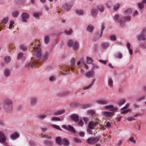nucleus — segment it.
Masks as SVG:
<instances>
[{
  "mask_svg": "<svg viewBox=\"0 0 146 146\" xmlns=\"http://www.w3.org/2000/svg\"><path fill=\"white\" fill-rule=\"evenodd\" d=\"M30 145L31 146H36V142L34 141L31 140L29 141Z\"/></svg>",
  "mask_w": 146,
  "mask_h": 146,
  "instance_id": "nucleus-47",
  "label": "nucleus"
},
{
  "mask_svg": "<svg viewBox=\"0 0 146 146\" xmlns=\"http://www.w3.org/2000/svg\"><path fill=\"white\" fill-rule=\"evenodd\" d=\"M98 13V10L96 9H93L92 11V15L93 17H95L96 16Z\"/></svg>",
  "mask_w": 146,
  "mask_h": 146,
  "instance_id": "nucleus-27",
  "label": "nucleus"
},
{
  "mask_svg": "<svg viewBox=\"0 0 146 146\" xmlns=\"http://www.w3.org/2000/svg\"><path fill=\"white\" fill-rule=\"evenodd\" d=\"M129 141L133 144H135L136 143V140L134 139L133 137H131L129 139Z\"/></svg>",
  "mask_w": 146,
  "mask_h": 146,
  "instance_id": "nucleus-45",
  "label": "nucleus"
},
{
  "mask_svg": "<svg viewBox=\"0 0 146 146\" xmlns=\"http://www.w3.org/2000/svg\"><path fill=\"white\" fill-rule=\"evenodd\" d=\"M49 55V53L48 52H46L42 58V60L45 61L47 59Z\"/></svg>",
  "mask_w": 146,
  "mask_h": 146,
  "instance_id": "nucleus-30",
  "label": "nucleus"
},
{
  "mask_svg": "<svg viewBox=\"0 0 146 146\" xmlns=\"http://www.w3.org/2000/svg\"><path fill=\"white\" fill-rule=\"evenodd\" d=\"M123 18V19L125 21H129L131 20L130 17L129 16H125L122 17Z\"/></svg>",
  "mask_w": 146,
  "mask_h": 146,
  "instance_id": "nucleus-48",
  "label": "nucleus"
},
{
  "mask_svg": "<svg viewBox=\"0 0 146 146\" xmlns=\"http://www.w3.org/2000/svg\"><path fill=\"white\" fill-rule=\"evenodd\" d=\"M29 15L26 13H23L21 14L22 21L24 22H27V20L29 18Z\"/></svg>",
  "mask_w": 146,
  "mask_h": 146,
  "instance_id": "nucleus-10",
  "label": "nucleus"
},
{
  "mask_svg": "<svg viewBox=\"0 0 146 146\" xmlns=\"http://www.w3.org/2000/svg\"><path fill=\"white\" fill-rule=\"evenodd\" d=\"M52 127L56 129L60 130V131H62V129L60 128L58 125L54 124H53L52 125Z\"/></svg>",
  "mask_w": 146,
  "mask_h": 146,
  "instance_id": "nucleus-49",
  "label": "nucleus"
},
{
  "mask_svg": "<svg viewBox=\"0 0 146 146\" xmlns=\"http://www.w3.org/2000/svg\"><path fill=\"white\" fill-rule=\"evenodd\" d=\"M108 83L109 86L110 87H112L113 86V81L112 80L110 79L109 78L108 80Z\"/></svg>",
  "mask_w": 146,
  "mask_h": 146,
  "instance_id": "nucleus-34",
  "label": "nucleus"
},
{
  "mask_svg": "<svg viewBox=\"0 0 146 146\" xmlns=\"http://www.w3.org/2000/svg\"><path fill=\"white\" fill-rule=\"evenodd\" d=\"M79 46V44L78 42L76 41H75L74 42L72 47L74 50H76L78 49Z\"/></svg>",
  "mask_w": 146,
  "mask_h": 146,
  "instance_id": "nucleus-18",
  "label": "nucleus"
},
{
  "mask_svg": "<svg viewBox=\"0 0 146 146\" xmlns=\"http://www.w3.org/2000/svg\"><path fill=\"white\" fill-rule=\"evenodd\" d=\"M105 126L109 128L111 127V125L110 122H108L105 123Z\"/></svg>",
  "mask_w": 146,
  "mask_h": 146,
  "instance_id": "nucleus-56",
  "label": "nucleus"
},
{
  "mask_svg": "<svg viewBox=\"0 0 146 146\" xmlns=\"http://www.w3.org/2000/svg\"><path fill=\"white\" fill-rule=\"evenodd\" d=\"M72 5L70 3H66L62 7V9L64 10L67 11L68 10L71 8Z\"/></svg>",
  "mask_w": 146,
  "mask_h": 146,
  "instance_id": "nucleus-12",
  "label": "nucleus"
},
{
  "mask_svg": "<svg viewBox=\"0 0 146 146\" xmlns=\"http://www.w3.org/2000/svg\"><path fill=\"white\" fill-rule=\"evenodd\" d=\"M73 141L77 143H80L82 142V141L81 140L76 138H74L73 139Z\"/></svg>",
  "mask_w": 146,
  "mask_h": 146,
  "instance_id": "nucleus-43",
  "label": "nucleus"
},
{
  "mask_svg": "<svg viewBox=\"0 0 146 146\" xmlns=\"http://www.w3.org/2000/svg\"><path fill=\"white\" fill-rule=\"evenodd\" d=\"M113 106L111 105H110L109 106H106L104 107V108L106 109H109L111 108H114Z\"/></svg>",
  "mask_w": 146,
  "mask_h": 146,
  "instance_id": "nucleus-55",
  "label": "nucleus"
},
{
  "mask_svg": "<svg viewBox=\"0 0 146 146\" xmlns=\"http://www.w3.org/2000/svg\"><path fill=\"white\" fill-rule=\"evenodd\" d=\"M36 63L35 61H32L31 62L27 63L26 65V67L27 68H32L33 67V64Z\"/></svg>",
  "mask_w": 146,
  "mask_h": 146,
  "instance_id": "nucleus-17",
  "label": "nucleus"
},
{
  "mask_svg": "<svg viewBox=\"0 0 146 146\" xmlns=\"http://www.w3.org/2000/svg\"><path fill=\"white\" fill-rule=\"evenodd\" d=\"M34 50L36 52V56L37 59L36 60H38L40 59L41 56V50L40 46H38L36 48H34Z\"/></svg>",
  "mask_w": 146,
  "mask_h": 146,
  "instance_id": "nucleus-5",
  "label": "nucleus"
},
{
  "mask_svg": "<svg viewBox=\"0 0 146 146\" xmlns=\"http://www.w3.org/2000/svg\"><path fill=\"white\" fill-rule=\"evenodd\" d=\"M85 64L84 62V59L83 58H81L79 61L77 62V65L79 66H81V64Z\"/></svg>",
  "mask_w": 146,
  "mask_h": 146,
  "instance_id": "nucleus-37",
  "label": "nucleus"
},
{
  "mask_svg": "<svg viewBox=\"0 0 146 146\" xmlns=\"http://www.w3.org/2000/svg\"><path fill=\"white\" fill-rule=\"evenodd\" d=\"M98 124L96 121H90L89 122L88 125V127L89 129H94L95 126Z\"/></svg>",
  "mask_w": 146,
  "mask_h": 146,
  "instance_id": "nucleus-11",
  "label": "nucleus"
},
{
  "mask_svg": "<svg viewBox=\"0 0 146 146\" xmlns=\"http://www.w3.org/2000/svg\"><path fill=\"white\" fill-rule=\"evenodd\" d=\"M14 24V22L13 21H10V24L9 27V28L10 29H11Z\"/></svg>",
  "mask_w": 146,
  "mask_h": 146,
  "instance_id": "nucleus-63",
  "label": "nucleus"
},
{
  "mask_svg": "<svg viewBox=\"0 0 146 146\" xmlns=\"http://www.w3.org/2000/svg\"><path fill=\"white\" fill-rule=\"evenodd\" d=\"M126 120L129 121H132L135 120V119L133 117H129L126 119Z\"/></svg>",
  "mask_w": 146,
  "mask_h": 146,
  "instance_id": "nucleus-58",
  "label": "nucleus"
},
{
  "mask_svg": "<svg viewBox=\"0 0 146 146\" xmlns=\"http://www.w3.org/2000/svg\"><path fill=\"white\" fill-rule=\"evenodd\" d=\"M95 81V79L93 80L91 82L90 84L88 86L84 87L83 90H88V89H89L90 88V87L92 86H93V85L94 84Z\"/></svg>",
  "mask_w": 146,
  "mask_h": 146,
  "instance_id": "nucleus-22",
  "label": "nucleus"
},
{
  "mask_svg": "<svg viewBox=\"0 0 146 146\" xmlns=\"http://www.w3.org/2000/svg\"><path fill=\"white\" fill-rule=\"evenodd\" d=\"M33 16L35 18H39V13H35L33 14Z\"/></svg>",
  "mask_w": 146,
  "mask_h": 146,
  "instance_id": "nucleus-64",
  "label": "nucleus"
},
{
  "mask_svg": "<svg viewBox=\"0 0 146 146\" xmlns=\"http://www.w3.org/2000/svg\"><path fill=\"white\" fill-rule=\"evenodd\" d=\"M19 137V134L17 132L11 135L10 136V138L12 140H14L18 138Z\"/></svg>",
  "mask_w": 146,
  "mask_h": 146,
  "instance_id": "nucleus-15",
  "label": "nucleus"
},
{
  "mask_svg": "<svg viewBox=\"0 0 146 146\" xmlns=\"http://www.w3.org/2000/svg\"><path fill=\"white\" fill-rule=\"evenodd\" d=\"M120 6V4L119 3H118L117 4L115 5L113 7V10L115 11H117L119 8Z\"/></svg>",
  "mask_w": 146,
  "mask_h": 146,
  "instance_id": "nucleus-42",
  "label": "nucleus"
},
{
  "mask_svg": "<svg viewBox=\"0 0 146 146\" xmlns=\"http://www.w3.org/2000/svg\"><path fill=\"white\" fill-rule=\"evenodd\" d=\"M8 20L9 18L8 17H6L4 18L2 21L1 22L3 24H6L7 23V22L8 21Z\"/></svg>",
  "mask_w": 146,
  "mask_h": 146,
  "instance_id": "nucleus-46",
  "label": "nucleus"
},
{
  "mask_svg": "<svg viewBox=\"0 0 146 146\" xmlns=\"http://www.w3.org/2000/svg\"><path fill=\"white\" fill-rule=\"evenodd\" d=\"M70 64L71 66H73L75 64V59L74 58L71 59L70 61Z\"/></svg>",
  "mask_w": 146,
  "mask_h": 146,
  "instance_id": "nucleus-57",
  "label": "nucleus"
},
{
  "mask_svg": "<svg viewBox=\"0 0 146 146\" xmlns=\"http://www.w3.org/2000/svg\"><path fill=\"white\" fill-rule=\"evenodd\" d=\"M49 80L50 82L54 81L56 80L55 77L54 76H50L49 77Z\"/></svg>",
  "mask_w": 146,
  "mask_h": 146,
  "instance_id": "nucleus-40",
  "label": "nucleus"
},
{
  "mask_svg": "<svg viewBox=\"0 0 146 146\" xmlns=\"http://www.w3.org/2000/svg\"><path fill=\"white\" fill-rule=\"evenodd\" d=\"M4 60L6 62L9 63L10 62L11 59L10 57L6 56Z\"/></svg>",
  "mask_w": 146,
  "mask_h": 146,
  "instance_id": "nucleus-44",
  "label": "nucleus"
},
{
  "mask_svg": "<svg viewBox=\"0 0 146 146\" xmlns=\"http://www.w3.org/2000/svg\"><path fill=\"white\" fill-rule=\"evenodd\" d=\"M13 102L9 99H6L4 101L3 108L8 113L11 112L13 110Z\"/></svg>",
  "mask_w": 146,
  "mask_h": 146,
  "instance_id": "nucleus-1",
  "label": "nucleus"
},
{
  "mask_svg": "<svg viewBox=\"0 0 146 146\" xmlns=\"http://www.w3.org/2000/svg\"><path fill=\"white\" fill-rule=\"evenodd\" d=\"M93 65V67L92 68V70H93L95 69H98L99 68V66L97 64H92Z\"/></svg>",
  "mask_w": 146,
  "mask_h": 146,
  "instance_id": "nucleus-53",
  "label": "nucleus"
},
{
  "mask_svg": "<svg viewBox=\"0 0 146 146\" xmlns=\"http://www.w3.org/2000/svg\"><path fill=\"white\" fill-rule=\"evenodd\" d=\"M110 38L111 40L112 41H115L116 40V37L113 35H111L110 36Z\"/></svg>",
  "mask_w": 146,
  "mask_h": 146,
  "instance_id": "nucleus-59",
  "label": "nucleus"
},
{
  "mask_svg": "<svg viewBox=\"0 0 146 146\" xmlns=\"http://www.w3.org/2000/svg\"><path fill=\"white\" fill-rule=\"evenodd\" d=\"M126 102V100L125 99H121L118 102V103L120 105H122L124 104Z\"/></svg>",
  "mask_w": 146,
  "mask_h": 146,
  "instance_id": "nucleus-39",
  "label": "nucleus"
},
{
  "mask_svg": "<svg viewBox=\"0 0 146 146\" xmlns=\"http://www.w3.org/2000/svg\"><path fill=\"white\" fill-rule=\"evenodd\" d=\"M119 23L120 26L121 27L125 26L126 24L125 21L123 19V18H122L119 19Z\"/></svg>",
  "mask_w": 146,
  "mask_h": 146,
  "instance_id": "nucleus-21",
  "label": "nucleus"
},
{
  "mask_svg": "<svg viewBox=\"0 0 146 146\" xmlns=\"http://www.w3.org/2000/svg\"><path fill=\"white\" fill-rule=\"evenodd\" d=\"M62 144H64L65 146H68L69 144V141L65 139L62 140Z\"/></svg>",
  "mask_w": 146,
  "mask_h": 146,
  "instance_id": "nucleus-31",
  "label": "nucleus"
},
{
  "mask_svg": "<svg viewBox=\"0 0 146 146\" xmlns=\"http://www.w3.org/2000/svg\"><path fill=\"white\" fill-rule=\"evenodd\" d=\"M118 108H113L111 110V112L103 111L102 114L105 117H110L113 115V113L117 111Z\"/></svg>",
  "mask_w": 146,
  "mask_h": 146,
  "instance_id": "nucleus-4",
  "label": "nucleus"
},
{
  "mask_svg": "<svg viewBox=\"0 0 146 146\" xmlns=\"http://www.w3.org/2000/svg\"><path fill=\"white\" fill-rule=\"evenodd\" d=\"M98 8L100 12H102L104 11V8L101 5L98 6Z\"/></svg>",
  "mask_w": 146,
  "mask_h": 146,
  "instance_id": "nucleus-54",
  "label": "nucleus"
},
{
  "mask_svg": "<svg viewBox=\"0 0 146 146\" xmlns=\"http://www.w3.org/2000/svg\"><path fill=\"white\" fill-rule=\"evenodd\" d=\"M119 17V15L118 14H116L114 17L113 19L115 21L117 20Z\"/></svg>",
  "mask_w": 146,
  "mask_h": 146,
  "instance_id": "nucleus-62",
  "label": "nucleus"
},
{
  "mask_svg": "<svg viewBox=\"0 0 146 146\" xmlns=\"http://www.w3.org/2000/svg\"><path fill=\"white\" fill-rule=\"evenodd\" d=\"M56 143L59 145H61L62 144V141L61 139L59 137H57L56 139Z\"/></svg>",
  "mask_w": 146,
  "mask_h": 146,
  "instance_id": "nucleus-23",
  "label": "nucleus"
},
{
  "mask_svg": "<svg viewBox=\"0 0 146 146\" xmlns=\"http://www.w3.org/2000/svg\"><path fill=\"white\" fill-rule=\"evenodd\" d=\"M76 13L79 15H82L84 13L83 11L80 10H77L76 11Z\"/></svg>",
  "mask_w": 146,
  "mask_h": 146,
  "instance_id": "nucleus-38",
  "label": "nucleus"
},
{
  "mask_svg": "<svg viewBox=\"0 0 146 146\" xmlns=\"http://www.w3.org/2000/svg\"><path fill=\"white\" fill-rule=\"evenodd\" d=\"M129 106V104H126L125 106L121 109V113L125 115L128 113L131 112V110L128 108Z\"/></svg>",
  "mask_w": 146,
  "mask_h": 146,
  "instance_id": "nucleus-2",
  "label": "nucleus"
},
{
  "mask_svg": "<svg viewBox=\"0 0 146 146\" xmlns=\"http://www.w3.org/2000/svg\"><path fill=\"white\" fill-rule=\"evenodd\" d=\"M70 118L73 121L77 122L78 121L79 117L76 114H73L70 116Z\"/></svg>",
  "mask_w": 146,
  "mask_h": 146,
  "instance_id": "nucleus-13",
  "label": "nucleus"
},
{
  "mask_svg": "<svg viewBox=\"0 0 146 146\" xmlns=\"http://www.w3.org/2000/svg\"><path fill=\"white\" fill-rule=\"evenodd\" d=\"M65 113V111L63 110H58L54 112L53 114L55 115H61Z\"/></svg>",
  "mask_w": 146,
  "mask_h": 146,
  "instance_id": "nucleus-16",
  "label": "nucleus"
},
{
  "mask_svg": "<svg viewBox=\"0 0 146 146\" xmlns=\"http://www.w3.org/2000/svg\"><path fill=\"white\" fill-rule=\"evenodd\" d=\"M52 121H60L61 119L58 117H53L51 118Z\"/></svg>",
  "mask_w": 146,
  "mask_h": 146,
  "instance_id": "nucleus-50",
  "label": "nucleus"
},
{
  "mask_svg": "<svg viewBox=\"0 0 146 146\" xmlns=\"http://www.w3.org/2000/svg\"><path fill=\"white\" fill-rule=\"evenodd\" d=\"M110 46L108 42H104L101 44V47L103 49H106L108 48Z\"/></svg>",
  "mask_w": 146,
  "mask_h": 146,
  "instance_id": "nucleus-19",
  "label": "nucleus"
},
{
  "mask_svg": "<svg viewBox=\"0 0 146 146\" xmlns=\"http://www.w3.org/2000/svg\"><path fill=\"white\" fill-rule=\"evenodd\" d=\"M30 104L31 106L35 105L38 102V98L36 96H31L29 98Z\"/></svg>",
  "mask_w": 146,
  "mask_h": 146,
  "instance_id": "nucleus-6",
  "label": "nucleus"
},
{
  "mask_svg": "<svg viewBox=\"0 0 146 146\" xmlns=\"http://www.w3.org/2000/svg\"><path fill=\"white\" fill-rule=\"evenodd\" d=\"M64 32L66 35H71L72 34V29H70L69 30L65 31Z\"/></svg>",
  "mask_w": 146,
  "mask_h": 146,
  "instance_id": "nucleus-41",
  "label": "nucleus"
},
{
  "mask_svg": "<svg viewBox=\"0 0 146 146\" xmlns=\"http://www.w3.org/2000/svg\"><path fill=\"white\" fill-rule=\"evenodd\" d=\"M107 101L105 100H100L98 101V103L100 104L104 105L107 103Z\"/></svg>",
  "mask_w": 146,
  "mask_h": 146,
  "instance_id": "nucleus-24",
  "label": "nucleus"
},
{
  "mask_svg": "<svg viewBox=\"0 0 146 146\" xmlns=\"http://www.w3.org/2000/svg\"><path fill=\"white\" fill-rule=\"evenodd\" d=\"M73 42L72 41L70 40L68 42V46L69 47H72L73 45Z\"/></svg>",
  "mask_w": 146,
  "mask_h": 146,
  "instance_id": "nucleus-51",
  "label": "nucleus"
},
{
  "mask_svg": "<svg viewBox=\"0 0 146 146\" xmlns=\"http://www.w3.org/2000/svg\"><path fill=\"white\" fill-rule=\"evenodd\" d=\"M93 29V26L91 25H88L87 28V30L88 31L91 32Z\"/></svg>",
  "mask_w": 146,
  "mask_h": 146,
  "instance_id": "nucleus-36",
  "label": "nucleus"
},
{
  "mask_svg": "<svg viewBox=\"0 0 146 146\" xmlns=\"http://www.w3.org/2000/svg\"><path fill=\"white\" fill-rule=\"evenodd\" d=\"M62 127L72 133H74L76 132V131L74 128L70 125H68V126L66 125H62Z\"/></svg>",
  "mask_w": 146,
  "mask_h": 146,
  "instance_id": "nucleus-8",
  "label": "nucleus"
},
{
  "mask_svg": "<svg viewBox=\"0 0 146 146\" xmlns=\"http://www.w3.org/2000/svg\"><path fill=\"white\" fill-rule=\"evenodd\" d=\"M132 12V10L131 8H129L124 11V14L125 15H128L131 14Z\"/></svg>",
  "mask_w": 146,
  "mask_h": 146,
  "instance_id": "nucleus-26",
  "label": "nucleus"
},
{
  "mask_svg": "<svg viewBox=\"0 0 146 146\" xmlns=\"http://www.w3.org/2000/svg\"><path fill=\"white\" fill-rule=\"evenodd\" d=\"M10 71L8 69H6L4 72L5 76L6 77H8L10 75Z\"/></svg>",
  "mask_w": 146,
  "mask_h": 146,
  "instance_id": "nucleus-32",
  "label": "nucleus"
},
{
  "mask_svg": "<svg viewBox=\"0 0 146 146\" xmlns=\"http://www.w3.org/2000/svg\"><path fill=\"white\" fill-rule=\"evenodd\" d=\"M93 60V59L91 58L87 57L86 58V62L87 64H92Z\"/></svg>",
  "mask_w": 146,
  "mask_h": 146,
  "instance_id": "nucleus-25",
  "label": "nucleus"
},
{
  "mask_svg": "<svg viewBox=\"0 0 146 146\" xmlns=\"http://www.w3.org/2000/svg\"><path fill=\"white\" fill-rule=\"evenodd\" d=\"M145 32V30H142L141 32V34L137 36V39L139 41H140L141 40H143V41L145 40L146 38L145 36L144 35V34Z\"/></svg>",
  "mask_w": 146,
  "mask_h": 146,
  "instance_id": "nucleus-9",
  "label": "nucleus"
},
{
  "mask_svg": "<svg viewBox=\"0 0 146 146\" xmlns=\"http://www.w3.org/2000/svg\"><path fill=\"white\" fill-rule=\"evenodd\" d=\"M100 138V137L99 136L90 138L87 139V142L89 144H93L99 141Z\"/></svg>",
  "mask_w": 146,
  "mask_h": 146,
  "instance_id": "nucleus-3",
  "label": "nucleus"
},
{
  "mask_svg": "<svg viewBox=\"0 0 146 146\" xmlns=\"http://www.w3.org/2000/svg\"><path fill=\"white\" fill-rule=\"evenodd\" d=\"M44 144L48 146H52V143L51 141H44Z\"/></svg>",
  "mask_w": 146,
  "mask_h": 146,
  "instance_id": "nucleus-28",
  "label": "nucleus"
},
{
  "mask_svg": "<svg viewBox=\"0 0 146 146\" xmlns=\"http://www.w3.org/2000/svg\"><path fill=\"white\" fill-rule=\"evenodd\" d=\"M104 26H102L101 27V32L100 35H99V34L97 33L96 34V37L98 39L99 38L101 37L102 35V32L104 30Z\"/></svg>",
  "mask_w": 146,
  "mask_h": 146,
  "instance_id": "nucleus-20",
  "label": "nucleus"
},
{
  "mask_svg": "<svg viewBox=\"0 0 146 146\" xmlns=\"http://www.w3.org/2000/svg\"><path fill=\"white\" fill-rule=\"evenodd\" d=\"M138 6L140 9H141L143 8L144 7V4L141 2L138 3Z\"/></svg>",
  "mask_w": 146,
  "mask_h": 146,
  "instance_id": "nucleus-52",
  "label": "nucleus"
},
{
  "mask_svg": "<svg viewBox=\"0 0 146 146\" xmlns=\"http://www.w3.org/2000/svg\"><path fill=\"white\" fill-rule=\"evenodd\" d=\"M19 12L17 11H15L12 13V15L13 17H17L19 15Z\"/></svg>",
  "mask_w": 146,
  "mask_h": 146,
  "instance_id": "nucleus-33",
  "label": "nucleus"
},
{
  "mask_svg": "<svg viewBox=\"0 0 146 146\" xmlns=\"http://www.w3.org/2000/svg\"><path fill=\"white\" fill-rule=\"evenodd\" d=\"M42 138H46L48 139H50L51 138V137L50 136L45 135H42Z\"/></svg>",
  "mask_w": 146,
  "mask_h": 146,
  "instance_id": "nucleus-61",
  "label": "nucleus"
},
{
  "mask_svg": "<svg viewBox=\"0 0 146 146\" xmlns=\"http://www.w3.org/2000/svg\"><path fill=\"white\" fill-rule=\"evenodd\" d=\"M23 56V54L22 53H20L18 55L17 59L18 60L20 59Z\"/></svg>",
  "mask_w": 146,
  "mask_h": 146,
  "instance_id": "nucleus-60",
  "label": "nucleus"
},
{
  "mask_svg": "<svg viewBox=\"0 0 146 146\" xmlns=\"http://www.w3.org/2000/svg\"><path fill=\"white\" fill-rule=\"evenodd\" d=\"M50 37L48 36H46L44 39V42L45 43L47 44L49 42Z\"/></svg>",
  "mask_w": 146,
  "mask_h": 146,
  "instance_id": "nucleus-35",
  "label": "nucleus"
},
{
  "mask_svg": "<svg viewBox=\"0 0 146 146\" xmlns=\"http://www.w3.org/2000/svg\"><path fill=\"white\" fill-rule=\"evenodd\" d=\"M7 138L6 135L3 131H0V142L6 141Z\"/></svg>",
  "mask_w": 146,
  "mask_h": 146,
  "instance_id": "nucleus-7",
  "label": "nucleus"
},
{
  "mask_svg": "<svg viewBox=\"0 0 146 146\" xmlns=\"http://www.w3.org/2000/svg\"><path fill=\"white\" fill-rule=\"evenodd\" d=\"M20 49L23 51H25L27 49V47L25 45L22 44L19 47Z\"/></svg>",
  "mask_w": 146,
  "mask_h": 146,
  "instance_id": "nucleus-29",
  "label": "nucleus"
},
{
  "mask_svg": "<svg viewBox=\"0 0 146 146\" xmlns=\"http://www.w3.org/2000/svg\"><path fill=\"white\" fill-rule=\"evenodd\" d=\"M94 75V73L92 71L88 72L86 74V76L88 78H90L92 77Z\"/></svg>",
  "mask_w": 146,
  "mask_h": 146,
  "instance_id": "nucleus-14",
  "label": "nucleus"
}]
</instances>
